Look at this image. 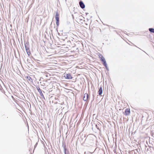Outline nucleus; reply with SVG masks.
I'll return each mask as SVG.
<instances>
[{
	"label": "nucleus",
	"instance_id": "20e7f679",
	"mask_svg": "<svg viewBox=\"0 0 154 154\" xmlns=\"http://www.w3.org/2000/svg\"><path fill=\"white\" fill-rule=\"evenodd\" d=\"M124 114L125 116H128L130 115V110L129 108H127L125 109V111L124 112Z\"/></svg>",
	"mask_w": 154,
	"mask_h": 154
},
{
	"label": "nucleus",
	"instance_id": "423d86ee",
	"mask_svg": "<svg viewBox=\"0 0 154 154\" xmlns=\"http://www.w3.org/2000/svg\"><path fill=\"white\" fill-rule=\"evenodd\" d=\"M80 6L82 8H85V5L81 1L79 3Z\"/></svg>",
	"mask_w": 154,
	"mask_h": 154
},
{
	"label": "nucleus",
	"instance_id": "1a4fd4ad",
	"mask_svg": "<svg viewBox=\"0 0 154 154\" xmlns=\"http://www.w3.org/2000/svg\"><path fill=\"white\" fill-rule=\"evenodd\" d=\"M149 31L151 32L154 33V29L153 28H149Z\"/></svg>",
	"mask_w": 154,
	"mask_h": 154
},
{
	"label": "nucleus",
	"instance_id": "9d476101",
	"mask_svg": "<svg viewBox=\"0 0 154 154\" xmlns=\"http://www.w3.org/2000/svg\"><path fill=\"white\" fill-rule=\"evenodd\" d=\"M38 92L40 93H41L42 94H41V95H42V94L43 95V94L42 92V91L39 88V89H38Z\"/></svg>",
	"mask_w": 154,
	"mask_h": 154
},
{
	"label": "nucleus",
	"instance_id": "f257e3e1",
	"mask_svg": "<svg viewBox=\"0 0 154 154\" xmlns=\"http://www.w3.org/2000/svg\"><path fill=\"white\" fill-rule=\"evenodd\" d=\"M99 57L100 58V60L103 62V63L104 66L106 67L107 66V64L104 58L101 54H100L99 55Z\"/></svg>",
	"mask_w": 154,
	"mask_h": 154
},
{
	"label": "nucleus",
	"instance_id": "39448f33",
	"mask_svg": "<svg viewBox=\"0 0 154 154\" xmlns=\"http://www.w3.org/2000/svg\"><path fill=\"white\" fill-rule=\"evenodd\" d=\"M88 94L87 93H85L84 94V97H83V100L85 101H86L87 100L88 98Z\"/></svg>",
	"mask_w": 154,
	"mask_h": 154
},
{
	"label": "nucleus",
	"instance_id": "7ed1b4c3",
	"mask_svg": "<svg viewBox=\"0 0 154 154\" xmlns=\"http://www.w3.org/2000/svg\"><path fill=\"white\" fill-rule=\"evenodd\" d=\"M65 79H71L72 78L71 75L69 73L65 74L64 76Z\"/></svg>",
	"mask_w": 154,
	"mask_h": 154
},
{
	"label": "nucleus",
	"instance_id": "6e6552de",
	"mask_svg": "<svg viewBox=\"0 0 154 154\" xmlns=\"http://www.w3.org/2000/svg\"><path fill=\"white\" fill-rule=\"evenodd\" d=\"M26 51L29 55L31 54L30 52L29 49L26 48Z\"/></svg>",
	"mask_w": 154,
	"mask_h": 154
},
{
	"label": "nucleus",
	"instance_id": "0eeeda50",
	"mask_svg": "<svg viewBox=\"0 0 154 154\" xmlns=\"http://www.w3.org/2000/svg\"><path fill=\"white\" fill-rule=\"evenodd\" d=\"M103 92V89L102 87H100L99 88V90L98 91V93L99 95H100L102 94Z\"/></svg>",
	"mask_w": 154,
	"mask_h": 154
},
{
	"label": "nucleus",
	"instance_id": "f03ea898",
	"mask_svg": "<svg viewBox=\"0 0 154 154\" xmlns=\"http://www.w3.org/2000/svg\"><path fill=\"white\" fill-rule=\"evenodd\" d=\"M56 23L57 26L59 25V15L58 13H57L55 16Z\"/></svg>",
	"mask_w": 154,
	"mask_h": 154
}]
</instances>
